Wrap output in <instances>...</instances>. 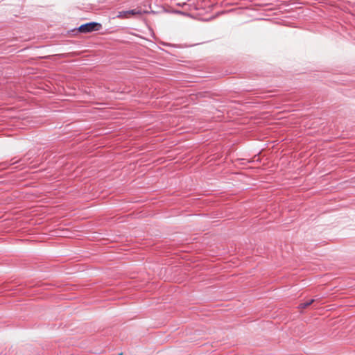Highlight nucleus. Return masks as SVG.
<instances>
[{"label": "nucleus", "mask_w": 355, "mask_h": 355, "mask_svg": "<svg viewBox=\"0 0 355 355\" xmlns=\"http://www.w3.org/2000/svg\"><path fill=\"white\" fill-rule=\"evenodd\" d=\"M122 13H128L129 15H142L143 12L140 9H132V10H126V11H121V12H119V15L117 17H121Z\"/></svg>", "instance_id": "obj_1"}, {"label": "nucleus", "mask_w": 355, "mask_h": 355, "mask_svg": "<svg viewBox=\"0 0 355 355\" xmlns=\"http://www.w3.org/2000/svg\"><path fill=\"white\" fill-rule=\"evenodd\" d=\"M72 32H80V33H89V22H87L80 26H79L78 28H75L73 30H71Z\"/></svg>", "instance_id": "obj_2"}, {"label": "nucleus", "mask_w": 355, "mask_h": 355, "mask_svg": "<svg viewBox=\"0 0 355 355\" xmlns=\"http://www.w3.org/2000/svg\"><path fill=\"white\" fill-rule=\"evenodd\" d=\"M102 26L99 23L96 22H90V32L99 31L101 28Z\"/></svg>", "instance_id": "obj_3"}, {"label": "nucleus", "mask_w": 355, "mask_h": 355, "mask_svg": "<svg viewBox=\"0 0 355 355\" xmlns=\"http://www.w3.org/2000/svg\"><path fill=\"white\" fill-rule=\"evenodd\" d=\"M314 302V300L312 299L306 302H304V303H301L299 304L298 306V309H306V307H308L309 306H310L313 302Z\"/></svg>", "instance_id": "obj_4"}, {"label": "nucleus", "mask_w": 355, "mask_h": 355, "mask_svg": "<svg viewBox=\"0 0 355 355\" xmlns=\"http://www.w3.org/2000/svg\"><path fill=\"white\" fill-rule=\"evenodd\" d=\"M127 15H129V14L128 13H122V16L121 17H126Z\"/></svg>", "instance_id": "obj_5"}, {"label": "nucleus", "mask_w": 355, "mask_h": 355, "mask_svg": "<svg viewBox=\"0 0 355 355\" xmlns=\"http://www.w3.org/2000/svg\"><path fill=\"white\" fill-rule=\"evenodd\" d=\"M119 355H122V353L119 354Z\"/></svg>", "instance_id": "obj_6"}]
</instances>
